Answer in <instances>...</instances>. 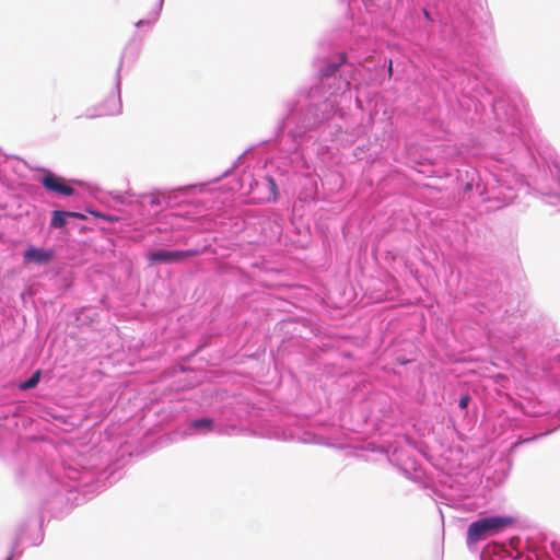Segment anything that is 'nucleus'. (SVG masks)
<instances>
[{"instance_id": "nucleus-1", "label": "nucleus", "mask_w": 560, "mask_h": 560, "mask_svg": "<svg viewBox=\"0 0 560 560\" xmlns=\"http://www.w3.org/2000/svg\"><path fill=\"white\" fill-rule=\"evenodd\" d=\"M514 523L511 516H490L472 522L467 529V544L474 545L489 536L502 532Z\"/></svg>"}, {"instance_id": "nucleus-2", "label": "nucleus", "mask_w": 560, "mask_h": 560, "mask_svg": "<svg viewBox=\"0 0 560 560\" xmlns=\"http://www.w3.org/2000/svg\"><path fill=\"white\" fill-rule=\"evenodd\" d=\"M201 254L199 249H187V250H166L158 249L148 254V260L150 265L156 264H178L187 258L195 257Z\"/></svg>"}, {"instance_id": "nucleus-3", "label": "nucleus", "mask_w": 560, "mask_h": 560, "mask_svg": "<svg viewBox=\"0 0 560 560\" xmlns=\"http://www.w3.org/2000/svg\"><path fill=\"white\" fill-rule=\"evenodd\" d=\"M40 183L47 190L57 192L59 195L71 196L74 194V189L67 184L63 177H60L50 172L42 177Z\"/></svg>"}, {"instance_id": "nucleus-4", "label": "nucleus", "mask_w": 560, "mask_h": 560, "mask_svg": "<svg viewBox=\"0 0 560 560\" xmlns=\"http://www.w3.org/2000/svg\"><path fill=\"white\" fill-rule=\"evenodd\" d=\"M55 257V252L52 249L38 248L35 246H28L23 253V261L24 264H48Z\"/></svg>"}, {"instance_id": "nucleus-5", "label": "nucleus", "mask_w": 560, "mask_h": 560, "mask_svg": "<svg viewBox=\"0 0 560 560\" xmlns=\"http://www.w3.org/2000/svg\"><path fill=\"white\" fill-rule=\"evenodd\" d=\"M67 218L84 219L85 217L79 212L56 210L52 212V218H51V222H50L51 228H55V229L63 228L67 223Z\"/></svg>"}, {"instance_id": "nucleus-6", "label": "nucleus", "mask_w": 560, "mask_h": 560, "mask_svg": "<svg viewBox=\"0 0 560 560\" xmlns=\"http://www.w3.org/2000/svg\"><path fill=\"white\" fill-rule=\"evenodd\" d=\"M345 60H346V57L341 55L340 60L338 62L329 63L324 69H322V75L323 77L334 75L337 72V70L339 69V67L345 62Z\"/></svg>"}, {"instance_id": "nucleus-7", "label": "nucleus", "mask_w": 560, "mask_h": 560, "mask_svg": "<svg viewBox=\"0 0 560 560\" xmlns=\"http://www.w3.org/2000/svg\"><path fill=\"white\" fill-rule=\"evenodd\" d=\"M162 2H163V0L155 1L154 5H153V10L150 14V18L148 20H145V23L154 22L158 19L159 12L162 8ZM143 23H144V20H140L139 22H137V26H140Z\"/></svg>"}, {"instance_id": "nucleus-8", "label": "nucleus", "mask_w": 560, "mask_h": 560, "mask_svg": "<svg viewBox=\"0 0 560 560\" xmlns=\"http://www.w3.org/2000/svg\"><path fill=\"white\" fill-rule=\"evenodd\" d=\"M39 377H40V372L36 371L28 380H26L24 383L21 384V388L22 389L34 388L38 384Z\"/></svg>"}, {"instance_id": "nucleus-9", "label": "nucleus", "mask_w": 560, "mask_h": 560, "mask_svg": "<svg viewBox=\"0 0 560 560\" xmlns=\"http://www.w3.org/2000/svg\"><path fill=\"white\" fill-rule=\"evenodd\" d=\"M212 420L209 419V418H202V419H198V420H195L192 423H191V427L195 428V429H199V428H207V429H212Z\"/></svg>"}, {"instance_id": "nucleus-10", "label": "nucleus", "mask_w": 560, "mask_h": 560, "mask_svg": "<svg viewBox=\"0 0 560 560\" xmlns=\"http://www.w3.org/2000/svg\"><path fill=\"white\" fill-rule=\"evenodd\" d=\"M469 401H470V398L468 395L463 396L458 402L459 408H462V409L467 408Z\"/></svg>"}, {"instance_id": "nucleus-11", "label": "nucleus", "mask_w": 560, "mask_h": 560, "mask_svg": "<svg viewBox=\"0 0 560 560\" xmlns=\"http://www.w3.org/2000/svg\"><path fill=\"white\" fill-rule=\"evenodd\" d=\"M269 183H270L272 191L276 192L277 185H276L275 180L272 178H269Z\"/></svg>"}, {"instance_id": "nucleus-12", "label": "nucleus", "mask_w": 560, "mask_h": 560, "mask_svg": "<svg viewBox=\"0 0 560 560\" xmlns=\"http://www.w3.org/2000/svg\"><path fill=\"white\" fill-rule=\"evenodd\" d=\"M150 203L152 206H158V205H160V200L158 198H153Z\"/></svg>"}, {"instance_id": "nucleus-13", "label": "nucleus", "mask_w": 560, "mask_h": 560, "mask_svg": "<svg viewBox=\"0 0 560 560\" xmlns=\"http://www.w3.org/2000/svg\"><path fill=\"white\" fill-rule=\"evenodd\" d=\"M388 71L389 73L392 72V63L389 65Z\"/></svg>"}, {"instance_id": "nucleus-14", "label": "nucleus", "mask_w": 560, "mask_h": 560, "mask_svg": "<svg viewBox=\"0 0 560 560\" xmlns=\"http://www.w3.org/2000/svg\"><path fill=\"white\" fill-rule=\"evenodd\" d=\"M557 556L560 558V549H559V552L557 553Z\"/></svg>"}]
</instances>
